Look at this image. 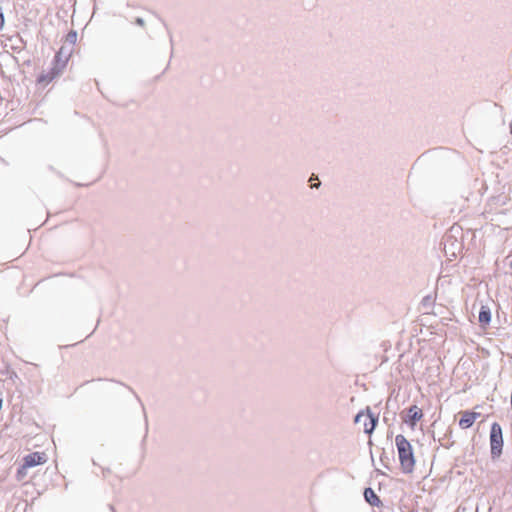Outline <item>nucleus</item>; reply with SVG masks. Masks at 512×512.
I'll list each match as a JSON object with an SVG mask.
<instances>
[{"label": "nucleus", "mask_w": 512, "mask_h": 512, "mask_svg": "<svg viewBox=\"0 0 512 512\" xmlns=\"http://www.w3.org/2000/svg\"><path fill=\"white\" fill-rule=\"evenodd\" d=\"M401 469L404 473H411L415 466V457L410 442L401 434L395 438Z\"/></svg>", "instance_id": "obj_1"}, {"label": "nucleus", "mask_w": 512, "mask_h": 512, "mask_svg": "<svg viewBox=\"0 0 512 512\" xmlns=\"http://www.w3.org/2000/svg\"><path fill=\"white\" fill-rule=\"evenodd\" d=\"M47 462V455L44 452H33L23 458L22 464L16 471V479L22 481L28 474V469L43 465Z\"/></svg>", "instance_id": "obj_2"}, {"label": "nucleus", "mask_w": 512, "mask_h": 512, "mask_svg": "<svg viewBox=\"0 0 512 512\" xmlns=\"http://www.w3.org/2000/svg\"><path fill=\"white\" fill-rule=\"evenodd\" d=\"M503 432L500 424L493 423L490 430V446L493 458H498L502 454L503 449Z\"/></svg>", "instance_id": "obj_3"}, {"label": "nucleus", "mask_w": 512, "mask_h": 512, "mask_svg": "<svg viewBox=\"0 0 512 512\" xmlns=\"http://www.w3.org/2000/svg\"><path fill=\"white\" fill-rule=\"evenodd\" d=\"M355 423L362 426L366 434H371L375 429L377 418L372 415L370 408L367 407L356 415Z\"/></svg>", "instance_id": "obj_4"}, {"label": "nucleus", "mask_w": 512, "mask_h": 512, "mask_svg": "<svg viewBox=\"0 0 512 512\" xmlns=\"http://www.w3.org/2000/svg\"><path fill=\"white\" fill-rule=\"evenodd\" d=\"M459 416V427L461 429H468L474 425L475 421L480 416V413L466 410L459 412Z\"/></svg>", "instance_id": "obj_5"}, {"label": "nucleus", "mask_w": 512, "mask_h": 512, "mask_svg": "<svg viewBox=\"0 0 512 512\" xmlns=\"http://www.w3.org/2000/svg\"><path fill=\"white\" fill-rule=\"evenodd\" d=\"M406 422L410 425L411 428H414L418 421H420L423 417L422 410L416 406L413 405L408 409V415H407Z\"/></svg>", "instance_id": "obj_6"}, {"label": "nucleus", "mask_w": 512, "mask_h": 512, "mask_svg": "<svg viewBox=\"0 0 512 512\" xmlns=\"http://www.w3.org/2000/svg\"><path fill=\"white\" fill-rule=\"evenodd\" d=\"M365 500L372 506H378L381 501L379 497L376 495L372 488H366L364 491Z\"/></svg>", "instance_id": "obj_7"}, {"label": "nucleus", "mask_w": 512, "mask_h": 512, "mask_svg": "<svg viewBox=\"0 0 512 512\" xmlns=\"http://www.w3.org/2000/svg\"><path fill=\"white\" fill-rule=\"evenodd\" d=\"M491 320V314L487 307H482L479 312V322L482 325H488Z\"/></svg>", "instance_id": "obj_8"}, {"label": "nucleus", "mask_w": 512, "mask_h": 512, "mask_svg": "<svg viewBox=\"0 0 512 512\" xmlns=\"http://www.w3.org/2000/svg\"><path fill=\"white\" fill-rule=\"evenodd\" d=\"M52 76H44V75H41L39 76L38 78V83L39 84H43V85H46L48 84V82H50L52 80Z\"/></svg>", "instance_id": "obj_9"}, {"label": "nucleus", "mask_w": 512, "mask_h": 512, "mask_svg": "<svg viewBox=\"0 0 512 512\" xmlns=\"http://www.w3.org/2000/svg\"><path fill=\"white\" fill-rule=\"evenodd\" d=\"M4 25V16L2 14V12H0V29L3 27Z\"/></svg>", "instance_id": "obj_10"}, {"label": "nucleus", "mask_w": 512, "mask_h": 512, "mask_svg": "<svg viewBox=\"0 0 512 512\" xmlns=\"http://www.w3.org/2000/svg\"><path fill=\"white\" fill-rule=\"evenodd\" d=\"M136 24H138L139 26H143V25H144V21H143V19H141V18H137V19H136Z\"/></svg>", "instance_id": "obj_11"}, {"label": "nucleus", "mask_w": 512, "mask_h": 512, "mask_svg": "<svg viewBox=\"0 0 512 512\" xmlns=\"http://www.w3.org/2000/svg\"><path fill=\"white\" fill-rule=\"evenodd\" d=\"M319 184H320L319 182H318V183H312V184H311V187H318V186H319Z\"/></svg>", "instance_id": "obj_12"}, {"label": "nucleus", "mask_w": 512, "mask_h": 512, "mask_svg": "<svg viewBox=\"0 0 512 512\" xmlns=\"http://www.w3.org/2000/svg\"><path fill=\"white\" fill-rule=\"evenodd\" d=\"M316 180H318V177H315V179H313L312 177L310 178V182L312 183L313 182H316Z\"/></svg>", "instance_id": "obj_13"}, {"label": "nucleus", "mask_w": 512, "mask_h": 512, "mask_svg": "<svg viewBox=\"0 0 512 512\" xmlns=\"http://www.w3.org/2000/svg\"><path fill=\"white\" fill-rule=\"evenodd\" d=\"M316 180H318V177H315V179H313L312 177L310 178V182L312 183L313 182H316Z\"/></svg>", "instance_id": "obj_14"}, {"label": "nucleus", "mask_w": 512, "mask_h": 512, "mask_svg": "<svg viewBox=\"0 0 512 512\" xmlns=\"http://www.w3.org/2000/svg\"><path fill=\"white\" fill-rule=\"evenodd\" d=\"M316 180H318V177H315V179H313L312 177L310 178V182L312 183L313 182H316Z\"/></svg>", "instance_id": "obj_15"}, {"label": "nucleus", "mask_w": 512, "mask_h": 512, "mask_svg": "<svg viewBox=\"0 0 512 512\" xmlns=\"http://www.w3.org/2000/svg\"><path fill=\"white\" fill-rule=\"evenodd\" d=\"M510 133L512 134V121L510 123Z\"/></svg>", "instance_id": "obj_16"}, {"label": "nucleus", "mask_w": 512, "mask_h": 512, "mask_svg": "<svg viewBox=\"0 0 512 512\" xmlns=\"http://www.w3.org/2000/svg\"><path fill=\"white\" fill-rule=\"evenodd\" d=\"M444 250H445V253L448 254L446 245L444 246Z\"/></svg>", "instance_id": "obj_17"}]
</instances>
